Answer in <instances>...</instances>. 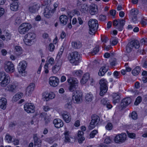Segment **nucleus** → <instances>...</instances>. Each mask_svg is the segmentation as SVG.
Listing matches in <instances>:
<instances>
[{
    "label": "nucleus",
    "mask_w": 147,
    "mask_h": 147,
    "mask_svg": "<svg viewBox=\"0 0 147 147\" xmlns=\"http://www.w3.org/2000/svg\"><path fill=\"white\" fill-rule=\"evenodd\" d=\"M81 57L77 51L73 52L69 54L68 59L69 62L75 65H78L80 60Z\"/></svg>",
    "instance_id": "obj_1"
},
{
    "label": "nucleus",
    "mask_w": 147,
    "mask_h": 147,
    "mask_svg": "<svg viewBox=\"0 0 147 147\" xmlns=\"http://www.w3.org/2000/svg\"><path fill=\"white\" fill-rule=\"evenodd\" d=\"M88 24L89 28V33L91 35H94L98 28V24L97 20L95 19H90Z\"/></svg>",
    "instance_id": "obj_2"
},
{
    "label": "nucleus",
    "mask_w": 147,
    "mask_h": 147,
    "mask_svg": "<svg viewBox=\"0 0 147 147\" xmlns=\"http://www.w3.org/2000/svg\"><path fill=\"white\" fill-rule=\"evenodd\" d=\"M10 78L8 75L5 72H0V85L2 86H6L10 82Z\"/></svg>",
    "instance_id": "obj_3"
},
{
    "label": "nucleus",
    "mask_w": 147,
    "mask_h": 147,
    "mask_svg": "<svg viewBox=\"0 0 147 147\" xmlns=\"http://www.w3.org/2000/svg\"><path fill=\"white\" fill-rule=\"evenodd\" d=\"M69 85V90L73 92L77 89L78 86V81L75 78H70L67 80Z\"/></svg>",
    "instance_id": "obj_4"
},
{
    "label": "nucleus",
    "mask_w": 147,
    "mask_h": 147,
    "mask_svg": "<svg viewBox=\"0 0 147 147\" xmlns=\"http://www.w3.org/2000/svg\"><path fill=\"white\" fill-rule=\"evenodd\" d=\"M99 83L100 85V95L102 96L106 94L107 91V82L105 79H102L100 80Z\"/></svg>",
    "instance_id": "obj_5"
},
{
    "label": "nucleus",
    "mask_w": 147,
    "mask_h": 147,
    "mask_svg": "<svg viewBox=\"0 0 147 147\" xmlns=\"http://www.w3.org/2000/svg\"><path fill=\"white\" fill-rule=\"evenodd\" d=\"M31 25L28 23H24L21 24L18 29V32L21 34H25L31 28Z\"/></svg>",
    "instance_id": "obj_6"
},
{
    "label": "nucleus",
    "mask_w": 147,
    "mask_h": 147,
    "mask_svg": "<svg viewBox=\"0 0 147 147\" xmlns=\"http://www.w3.org/2000/svg\"><path fill=\"white\" fill-rule=\"evenodd\" d=\"M36 37L35 34L30 32L25 35L24 41L26 45H30L33 42Z\"/></svg>",
    "instance_id": "obj_7"
},
{
    "label": "nucleus",
    "mask_w": 147,
    "mask_h": 147,
    "mask_svg": "<svg viewBox=\"0 0 147 147\" xmlns=\"http://www.w3.org/2000/svg\"><path fill=\"white\" fill-rule=\"evenodd\" d=\"M127 140V135L125 133H122L117 135L114 138L115 142L117 144L124 143Z\"/></svg>",
    "instance_id": "obj_8"
},
{
    "label": "nucleus",
    "mask_w": 147,
    "mask_h": 147,
    "mask_svg": "<svg viewBox=\"0 0 147 147\" xmlns=\"http://www.w3.org/2000/svg\"><path fill=\"white\" fill-rule=\"evenodd\" d=\"M125 21L124 19H117L113 21V25L116 26V28L119 31H121L123 29V26L125 24Z\"/></svg>",
    "instance_id": "obj_9"
},
{
    "label": "nucleus",
    "mask_w": 147,
    "mask_h": 147,
    "mask_svg": "<svg viewBox=\"0 0 147 147\" xmlns=\"http://www.w3.org/2000/svg\"><path fill=\"white\" fill-rule=\"evenodd\" d=\"M82 93L80 90H76L73 96V100L74 103H79L82 101Z\"/></svg>",
    "instance_id": "obj_10"
},
{
    "label": "nucleus",
    "mask_w": 147,
    "mask_h": 147,
    "mask_svg": "<svg viewBox=\"0 0 147 147\" xmlns=\"http://www.w3.org/2000/svg\"><path fill=\"white\" fill-rule=\"evenodd\" d=\"M100 117L96 115H93L92 116L91 122L89 125V128L91 129L96 126L100 121Z\"/></svg>",
    "instance_id": "obj_11"
},
{
    "label": "nucleus",
    "mask_w": 147,
    "mask_h": 147,
    "mask_svg": "<svg viewBox=\"0 0 147 147\" xmlns=\"http://www.w3.org/2000/svg\"><path fill=\"white\" fill-rule=\"evenodd\" d=\"M4 68L5 71L7 73H12L14 71V65L10 61H7L5 63Z\"/></svg>",
    "instance_id": "obj_12"
},
{
    "label": "nucleus",
    "mask_w": 147,
    "mask_h": 147,
    "mask_svg": "<svg viewBox=\"0 0 147 147\" xmlns=\"http://www.w3.org/2000/svg\"><path fill=\"white\" fill-rule=\"evenodd\" d=\"M27 66V63L25 61H23L19 63L18 70L19 73L23 76L25 75V70Z\"/></svg>",
    "instance_id": "obj_13"
},
{
    "label": "nucleus",
    "mask_w": 147,
    "mask_h": 147,
    "mask_svg": "<svg viewBox=\"0 0 147 147\" xmlns=\"http://www.w3.org/2000/svg\"><path fill=\"white\" fill-rule=\"evenodd\" d=\"M24 109L25 111L28 113H33L35 111V107L31 103L26 104L24 105Z\"/></svg>",
    "instance_id": "obj_14"
},
{
    "label": "nucleus",
    "mask_w": 147,
    "mask_h": 147,
    "mask_svg": "<svg viewBox=\"0 0 147 147\" xmlns=\"http://www.w3.org/2000/svg\"><path fill=\"white\" fill-rule=\"evenodd\" d=\"M59 82V78L55 76L51 77L50 78L49 80V83L50 85L53 87L57 86Z\"/></svg>",
    "instance_id": "obj_15"
},
{
    "label": "nucleus",
    "mask_w": 147,
    "mask_h": 147,
    "mask_svg": "<svg viewBox=\"0 0 147 147\" xmlns=\"http://www.w3.org/2000/svg\"><path fill=\"white\" fill-rule=\"evenodd\" d=\"M62 63V61L61 60H59L57 61L55 65L52 68V71L54 73H56L59 71Z\"/></svg>",
    "instance_id": "obj_16"
},
{
    "label": "nucleus",
    "mask_w": 147,
    "mask_h": 147,
    "mask_svg": "<svg viewBox=\"0 0 147 147\" xmlns=\"http://www.w3.org/2000/svg\"><path fill=\"white\" fill-rule=\"evenodd\" d=\"M40 8L39 5L36 3H31L29 8V10L32 13H34L37 11Z\"/></svg>",
    "instance_id": "obj_17"
},
{
    "label": "nucleus",
    "mask_w": 147,
    "mask_h": 147,
    "mask_svg": "<svg viewBox=\"0 0 147 147\" xmlns=\"http://www.w3.org/2000/svg\"><path fill=\"white\" fill-rule=\"evenodd\" d=\"M42 96L47 101H48L50 99H53L55 97V94L52 92L49 93L45 92L43 94Z\"/></svg>",
    "instance_id": "obj_18"
},
{
    "label": "nucleus",
    "mask_w": 147,
    "mask_h": 147,
    "mask_svg": "<svg viewBox=\"0 0 147 147\" xmlns=\"http://www.w3.org/2000/svg\"><path fill=\"white\" fill-rule=\"evenodd\" d=\"M35 87V84L33 83H31L27 87L26 92V94L29 96L33 92Z\"/></svg>",
    "instance_id": "obj_19"
},
{
    "label": "nucleus",
    "mask_w": 147,
    "mask_h": 147,
    "mask_svg": "<svg viewBox=\"0 0 147 147\" xmlns=\"http://www.w3.org/2000/svg\"><path fill=\"white\" fill-rule=\"evenodd\" d=\"M98 7L97 5L91 4L89 7V12L92 15H94L98 12Z\"/></svg>",
    "instance_id": "obj_20"
},
{
    "label": "nucleus",
    "mask_w": 147,
    "mask_h": 147,
    "mask_svg": "<svg viewBox=\"0 0 147 147\" xmlns=\"http://www.w3.org/2000/svg\"><path fill=\"white\" fill-rule=\"evenodd\" d=\"M53 123L55 126L57 128H59L62 127L63 125V122L59 119H56L54 120Z\"/></svg>",
    "instance_id": "obj_21"
},
{
    "label": "nucleus",
    "mask_w": 147,
    "mask_h": 147,
    "mask_svg": "<svg viewBox=\"0 0 147 147\" xmlns=\"http://www.w3.org/2000/svg\"><path fill=\"white\" fill-rule=\"evenodd\" d=\"M33 138L34 146L35 147H40L41 145L42 141L38 138L36 134L34 135Z\"/></svg>",
    "instance_id": "obj_22"
},
{
    "label": "nucleus",
    "mask_w": 147,
    "mask_h": 147,
    "mask_svg": "<svg viewBox=\"0 0 147 147\" xmlns=\"http://www.w3.org/2000/svg\"><path fill=\"white\" fill-rule=\"evenodd\" d=\"M61 116L64 121L66 123H69L71 120L70 115L67 112H64L61 114Z\"/></svg>",
    "instance_id": "obj_23"
},
{
    "label": "nucleus",
    "mask_w": 147,
    "mask_h": 147,
    "mask_svg": "<svg viewBox=\"0 0 147 147\" xmlns=\"http://www.w3.org/2000/svg\"><path fill=\"white\" fill-rule=\"evenodd\" d=\"M101 103L104 106H106L107 108L110 109L112 107V105L110 104L107 98H103L100 101Z\"/></svg>",
    "instance_id": "obj_24"
},
{
    "label": "nucleus",
    "mask_w": 147,
    "mask_h": 147,
    "mask_svg": "<svg viewBox=\"0 0 147 147\" xmlns=\"http://www.w3.org/2000/svg\"><path fill=\"white\" fill-rule=\"evenodd\" d=\"M131 99L129 97H127L123 99L121 102V106L122 107H125L131 103Z\"/></svg>",
    "instance_id": "obj_25"
},
{
    "label": "nucleus",
    "mask_w": 147,
    "mask_h": 147,
    "mask_svg": "<svg viewBox=\"0 0 147 147\" xmlns=\"http://www.w3.org/2000/svg\"><path fill=\"white\" fill-rule=\"evenodd\" d=\"M112 97L113 102L115 104L118 103L120 99V95L118 93H113L112 94Z\"/></svg>",
    "instance_id": "obj_26"
},
{
    "label": "nucleus",
    "mask_w": 147,
    "mask_h": 147,
    "mask_svg": "<svg viewBox=\"0 0 147 147\" xmlns=\"http://www.w3.org/2000/svg\"><path fill=\"white\" fill-rule=\"evenodd\" d=\"M60 23L62 25L64 26L66 25L67 22V17L65 15H61L59 18Z\"/></svg>",
    "instance_id": "obj_27"
},
{
    "label": "nucleus",
    "mask_w": 147,
    "mask_h": 147,
    "mask_svg": "<svg viewBox=\"0 0 147 147\" xmlns=\"http://www.w3.org/2000/svg\"><path fill=\"white\" fill-rule=\"evenodd\" d=\"M53 11L52 10H51V8L47 7L45 9L44 14L45 17L47 18H49L50 17L51 13H53Z\"/></svg>",
    "instance_id": "obj_28"
},
{
    "label": "nucleus",
    "mask_w": 147,
    "mask_h": 147,
    "mask_svg": "<svg viewBox=\"0 0 147 147\" xmlns=\"http://www.w3.org/2000/svg\"><path fill=\"white\" fill-rule=\"evenodd\" d=\"M7 100L4 98H2L0 99V107L3 110L5 109L7 106Z\"/></svg>",
    "instance_id": "obj_29"
},
{
    "label": "nucleus",
    "mask_w": 147,
    "mask_h": 147,
    "mask_svg": "<svg viewBox=\"0 0 147 147\" xmlns=\"http://www.w3.org/2000/svg\"><path fill=\"white\" fill-rule=\"evenodd\" d=\"M90 78V74L88 73H86L85 74L80 81L81 84H84Z\"/></svg>",
    "instance_id": "obj_30"
},
{
    "label": "nucleus",
    "mask_w": 147,
    "mask_h": 147,
    "mask_svg": "<svg viewBox=\"0 0 147 147\" xmlns=\"http://www.w3.org/2000/svg\"><path fill=\"white\" fill-rule=\"evenodd\" d=\"M84 133L82 131H79L78 134V141L80 143H82L85 140L84 137Z\"/></svg>",
    "instance_id": "obj_31"
},
{
    "label": "nucleus",
    "mask_w": 147,
    "mask_h": 147,
    "mask_svg": "<svg viewBox=\"0 0 147 147\" xmlns=\"http://www.w3.org/2000/svg\"><path fill=\"white\" fill-rule=\"evenodd\" d=\"M15 53L17 55H21L23 52V51L22 48L20 46L16 45L15 47Z\"/></svg>",
    "instance_id": "obj_32"
},
{
    "label": "nucleus",
    "mask_w": 147,
    "mask_h": 147,
    "mask_svg": "<svg viewBox=\"0 0 147 147\" xmlns=\"http://www.w3.org/2000/svg\"><path fill=\"white\" fill-rule=\"evenodd\" d=\"M129 43L130 45H131L133 48L134 47L135 49H138L140 47L139 42L137 40H131Z\"/></svg>",
    "instance_id": "obj_33"
},
{
    "label": "nucleus",
    "mask_w": 147,
    "mask_h": 147,
    "mask_svg": "<svg viewBox=\"0 0 147 147\" xmlns=\"http://www.w3.org/2000/svg\"><path fill=\"white\" fill-rule=\"evenodd\" d=\"M41 117L44 118V121L46 123H48L50 122V118L49 116L45 113H42L41 114Z\"/></svg>",
    "instance_id": "obj_34"
},
{
    "label": "nucleus",
    "mask_w": 147,
    "mask_h": 147,
    "mask_svg": "<svg viewBox=\"0 0 147 147\" xmlns=\"http://www.w3.org/2000/svg\"><path fill=\"white\" fill-rule=\"evenodd\" d=\"M108 69L106 68L105 66L101 67L98 73V75L100 76H102L104 75L107 72Z\"/></svg>",
    "instance_id": "obj_35"
},
{
    "label": "nucleus",
    "mask_w": 147,
    "mask_h": 147,
    "mask_svg": "<svg viewBox=\"0 0 147 147\" xmlns=\"http://www.w3.org/2000/svg\"><path fill=\"white\" fill-rule=\"evenodd\" d=\"M140 68L139 66H137L132 71V73L133 75L136 76L140 72Z\"/></svg>",
    "instance_id": "obj_36"
},
{
    "label": "nucleus",
    "mask_w": 147,
    "mask_h": 147,
    "mask_svg": "<svg viewBox=\"0 0 147 147\" xmlns=\"http://www.w3.org/2000/svg\"><path fill=\"white\" fill-rule=\"evenodd\" d=\"M72 47L76 49L80 48L81 46V44L79 41L74 42H72Z\"/></svg>",
    "instance_id": "obj_37"
},
{
    "label": "nucleus",
    "mask_w": 147,
    "mask_h": 147,
    "mask_svg": "<svg viewBox=\"0 0 147 147\" xmlns=\"http://www.w3.org/2000/svg\"><path fill=\"white\" fill-rule=\"evenodd\" d=\"M83 74L82 71L81 70H76L73 72V74L75 76L80 77Z\"/></svg>",
    "instance_id": "obj_38"
},
{
    "label": "nucleus",
    "mask_w": 147,
    "mask_h": 147,
    "mask_svg": "<svg viewBox=\"0 0 147 147\" xmlns=\"http://www.w3.org/2000/svg\"><path fill=\"white\" fill-rule=\"evenodd\" d=\"M16 86L15 84H11L8 85L7 87V90L9 91L13 92L16 89Z\"/></svg>",
    "instance_id": "obj_39"
},
{
    "label": "nucleus",
    "mask_w": 147,
    "mask_h": 147,
    "mask_svg": "<svg viewBox=\"0 0 147 147\" xmlns=\"http://www.w3.org/2000/svg\"><path fill=\"white\" fill-rule=\"evenodd\" d=\"M18 8V5L17 3H14L11 4L10 5V8L13 11H16Z\"/></svg>",
    "instance_id": "obj_40"
},
{
    "label": "nucleus",
    "mask_w": 147,
    "mask_h": 147,
    "mask_svg": "<svg viewBox=\"0 0 147 147\" xmlns=\"http://www.w3.org/2000/svg\"><path fill=\"white\" fill-rule=\"evenodd\" d=\"M23 96V94L22 93H17L13 97V100L15 101L18 100L19 99L21 98L22 96Z\"/></svg>",
    "instance_id": "obj_41"
},
{
    "label": "nucleus",
    "mask_w": 147,
    "mask_h": 147,
    "mask_svg": "<svg viewBox=\"0 0 147 147\" xmlns=\"http://www.w3.org/2000/svg\"><path fill=\"white\" fill-rule=\"evenodd\" d=\"M92 94L90 93H87L86 95L85 98L86 100L88 101H91L92 100L93 97Z\"/></svg>",
    "instance_id": "obj_42"
},
{
    "label": "nucleus",
    "mask_w": 147,
    "mask_h": 147,
    "mask_svg": "<svg viewBox=\"0 0 147 147\" xmlns=\"http://www.w3.org/2000/svg\"><path fill=\"white\" fill-rule=\"evenodd\" d=\"M89 9V7L86 4H84L82 6L81 10L84 12L87 11Z\"/></svg>",
    "instance_id": "obj_43"
},
{
    "label": "nucleus",
    "mask_w": 147,
    "mask_h": 147,
    "mask_svg": "<svg viewBox=\"0 0 147 147\" xmlns=\"http://www.w3.org/2000/svg\"><path fill=\"white\" fill-rule=\"evenodd\" d=\"M99 51V49L98 46L94 48L93 50L90 52V54L92 55H94L97 53Z\"/></svg>",
    "instance_id": "obj_44"
},
{
    "label": "nucleus",
    "mask_w": 147,
    "mask_h": 147,
    "mask_svg": "<svg viewBox=\"0 0 147 147\" xmlns=\"http://www.w3.org/2000/svg\"><path fill=\"white\" fill-rule=\"evenodd\" d=\"M131 45L129 43L127 44V46L126 47V51L127 53H129L132 50L133 48Z\"/></svg>",
    "instance_id": "obj_45"
},
{
    "label": "nucleus",
    "mask_w": 147,
    "mask_h": 147,
    "mask_svg": "<svg viewBox=\"0 0 147 147\" xmlns=\"http://www.w3.org/2000/svg\"><path fill=\"white\" fill-rule=\"evenodd\" d=\"M113 75L115 78L117 79L119 78L121 76L120 72L117 71H114L113 73Z\"/></svg>",
    "instance_id": "obj_46"
},
{
    "label": "nucleus",
    "mask_w": 147,
    "mask_h": 147,
    "mask_svg": "<svg viewBox=\"0 0 147 147\" xmlns=\"http://www.w3.org/2000/svg\"><path fill=\"white\" fill-rule=\"evenodd\" d=\"M130 14L132 17H135L138 14V11L134 9H132L131 11Z\"/></svg>",
    "instance_id": "obj_47"
},
{
    "label": "nucleus",
    "mask_w": 147,
    "mask_h": 147,
    "mask_svg": "<svg viewBox=\"0 0 147 147\" xmlns=\"http://www.w3.org/2000/svg\"><path fill=\"white\" fill-rule=\"evenodd\" d=\"M112 139L109 137H107L104 140V142L105 143L109 144L111 143L112 142Z\"/></svg>",
    "instance_id": "obj_48"
},
{
    "label": "nucleus",
    "mask_w": 147,
    "mask_h": 147,
    "mask_svg": "<svg viewBox=\"0 0 147 147\" xmlns=\"http://www.w3.org/2000/svg\"><path fill=\"white\" fill-rule=\"evenodd\" d=\"M142 97L140 96H138L136 98L134 102V105H138L142 101Z\"/></svg>",
    "instance_id": "obj_49"
},
{
    "label": "nucleus",
    "mask_w": 147,
    "mask_h": 147,
    "mask_svg": "<svg viewBox=\"0 0 147 147\" xmlns=\"http://www.w3.org/2000/svg\"><path fill=\"white\" fill-rule=\"evenodd\" d=\"M98 133V131L96 130H94L92 131L90 134V138H93L94 137L95 135Z\"/></svg>",
    "instance_id": "obj_50"
},
{
    "label": "nucleus",
    "mask_w": 147,
    "mask_h": 147,
    "mask_svg": "<svg viewBox=\"0 0 147 147\" xmlns=\"http://www.w3.org/2000/svg\"><path fill=\"white\" fill-rule=\"evenodd\" d=\"M51 2V0H44V1L41 2L42 5L43 6H45L49 5Z\"/></svg>",
    "instance_id": "obj_51"
},
{
    "label": "nucleus",
    "mask_w": 147,
    "mask_h": 147,
    "mask_svg": "<svg viewBox=\"0 0 147 147\" xmlns=\"http://www.w3.org/2000/svg\"><path fill=\"white\" fill-rule=\"evenodd\" d=\"M131 117L133 119H136L138 117L137 114L136 112L133 111L132 112L131 115Z\"/></svg>",
    "instance_id": "obj_52"
},
{
    "label": "nucleus",
    "mask_w": 147,
    "mask_h": 147,
    "mask_svg": "<svg viewBox=\"0 0 147 147\" xmlns=\"http://www.w3.org/2000/svg\"><path fill=\"white\" fill-rule=\"evenodd\" d=\"M63 49L61 48L60 49V51L59 52L57 56V58L59 59L61 57L63 51Z\"/></svg>",
    "instance_id": "obj_53"
},
{
    "label": "nucleus",
    "mask_w": 147,
    "mask_h": 147,
    "mask_svg": "<svg viewBox=\"0 0 147 147\" xmlns=\"http://www.w3.org/2000/svg\"><path fill=\"white\" fill-rule=\"evenodd\" d=\"M112 124L110 123H108L105 126V128L106 129L109 130H111L112 129Z\"/></svg>",
    "instance_id": "obj_54"
},
{
    "label": "nucleus",
    "mask_w": 147,
    "mask_h": 147,
    "mask_svg": "<svg viewBox=\"0 0 147 147\" xmlns=\"http://www.w3.org/2000/svg\"><path fill=\"white\" fill-rule=\"evenodd\" d=\"M47 63H48V65L50 64L51 65H52L55 63V60L53 58H50L48 61V62Z\"/></svg>",
    "instance_id": "obj_55"
},
{
    "label": "nucleus",
    "mask_w": 147,
    "mask_h": 147,
    "mask_svg": "<svg viewBox=\"0 0 147 147\" xmlns=\"http://www.w3.org/2000/svg\"><path fill=\"white\" fill-rule=\"evenodd\" d=\"M48 63H47L45 64L44 66V71L45 74H47L48 73L49 71L48 70Z\"/></svg>",
    "instance_id": "obj_56"
},
{
    "label": "nucleus",
    "mask_w": 147,
    "mask_h": 147,
    "mask_svg": "<svg viewBox=\"0 0 147 147\" xmlns=\"http://www.w3.org/2000/svg\"><path fill=\"white\" fill-rule=\"evenodd\" d=\"M6 140L8 142H10L12 141V138L9 134H7L5 136Z\"/></svg>",
    "instance_id": "obj_57"
},
{
    "label": "nucleus",
    "mask_w": 147,
    "mask_h": 147,
    "mask_svg": "<svg viewBox=\"0 0 147 147\" xmlns=\"http://www.w3.org/2000/svg\"><path fill=\"white\" fill-rule=\"evenodd\" d=\"M55 49V46L52 43H50L49 45V49L50 51L52 52Z\"/></svg>",
    "instance_id": "obj_58"
},
{
    "label": "nucleus",
    "mask_w": 147,
    "mask_h": 147,
    "mask_svg": "<svg viewBox=\"0 0 147 147\" xmlns=\"http://www.w3.org/2000/svg\"><path fill=\"white\" fill-rule=\"evenodd\" d=\"M127 134L128 137L131 138H135L136 137V134L134 133H128Z\"/></svg>",
    "instance_id": "obj_59"
},
{
    "label": "nucleus",
    "mask_w": 147,
    "mask_h": 147,
    "mask_svg": "<svg viewBox=\"0 0 147 147\" xmlns=\"http://www.w3.org/2000/svg\"><path fill=\"white\" fill-rule=\"evenodd\" d=\"M65 108L68 109H70L71 108L72 103L71 102H67L65 106Z\"/></svg>",
    "instance_id": "obj_60"
},
{
    "label": "nucleus",
    "mask_w": 147,
    "mask_h": 147,
    "mask_svg": "<svg viewBox=\"0 0 147 147\" xmlns=\"http://www.w3.org/2000/svg\"><path fill=\"white\" fill-rule=\"evenodd\" d=\"M99 18V20L101 21H104L106 19V16L104 15H100Z\"/></svg>",
    "instance_id": "obj_61"
},
{
    "label": "nucleus",
    "mask_w": 147,
    "mask_h": 147,
    "mask_svg": "<svg viewBox=\"0 0 147 147\" xmlns=\"http://www.w3.org/2000/svg\"><path fill=\"white\" fill-rule=\"evenodd\" d=\"M21 20L20 17H17L16 19L15 22L16 24H19L21 22Z\"/></svg>",
    "instance_id": "obj_62"
},
{
    "label": "nucleus",
    "mask_w": 147,
    "mask_h": 147,
    "mask_svg": "<svg viewBox=\"0 0 147 147\" xmlns=\"http://www.w3.org/2000/svg\"><path fill=\"white\" fill-rule=\"evenodd\" d=\"M101 40L103 42L106 43L108 40V38L106 37H103L101 38Z\"/></svg>",
    "instance_id": "obj_63"
},
{
    "label": "nucleus",
    "mask_w": 147,
    "mask_h": 147,
    "mask_svg": "<svg viewBox=\"0 0 147 147\" xmlns=\"http://www.w3.org/2000/svg\"><path fill=\"white\" fill-rule=\"evenodd\" d=\"M43 109L45 111H47L50 109V108L48 106H44L43 107Z\"/></svg>",
    "instance_id": "obj_64"
}]
</instances>
